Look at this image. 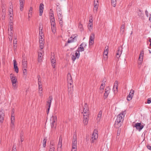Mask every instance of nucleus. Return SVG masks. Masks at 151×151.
Returning a JSON list of instances; mask_svg holds the SVG:
<instances>
[{
	"instance_id": "obj_11",
	"label": "nucleus",
	"mask_w": 151,
	"mask_h": 151,
	"mask_svg": "<svg viewBox=\"0 0 151 151\" xmlns=\"http://www.w3.org/2000/svg\"><path fill=\"white\" fill-rule=\"evenodd\" d=\"M122 47H120L118 48L116 55V58L118 59L120 58L121 55L122 50Z\"/></svg>"
},
{
	"instance_id": "obj_25",
	"label": "nucleus",
	"mask_w": 151,
	"mask_h": 151,
	"mask_svg": "<svg viewBox=\"0 0 151 151\" xmlns=\"http://www.w3.org/2000/svg\"><path fill=\"white\" fill-rule=\"evenodd\" d=\"M43 52L41 50L40 51V52L38 53V60L39 62L41 61L42 56H43Z\"/></svg>"
},
{
	"instance_id": "obj_14",
	"label": "nucleus",
	"mask_w": 151,
	"mask_h": 151,
	"mask_svg": "<svg viewBox=\"0 0 151 151\" xmlns=\"http://www.w3.org/2000/svg\"><path fill=\"white\" fill-rule=\"evenodd\" d=\"M89 115L83 114V124L85 125H86L88 122V118Z\"/></svg>"
},
{
	"instance_id": "obj_26",
	"label": "nucleus",
	"mask_w": 151,
	"mask_h": 151,
	"mask_svg": "<svg viewBox=\"0 0 151 151\" xmlns=\"http://www.w3.org/2000/svg\"><path fill=\"white\" fill-rule=\"evenodd\" d=\"M102 112L101 111H100L98 114L96 120L97 122H99L101 118Z\"/></svg>"
},
{
	"instance_id": "obj_34",
	"label": "nucleus",
	"mask_w": 151,
	"mask_h": 151,
	"mask_svg": "<svg viewBox=\"0 0 151 151\" xmlns=\"http://www.w3.org/2000/svg\"><path fill=\"white\" fill-rule=\"evenodd\" d=\"M62 146V137L60 136L59 138L58 143V148H61Z\"/></svg>"
},
{
	"instance_id": "obj_47",
	"label": "nucleus",
	"mask_w": 151,
	"mask_h": 151,
	"mask_svg": "<svg viewBox=\"0 0 151 151\" xmlns=\"http://www.w3.org/2000/svg\"><path fill=\"white\" fill-rule=\"evenodd\" d=\"M9 15V19L11 22H12L13 20V14H10Z\"/></svg>"
},
{
	"instance_id": "obj_49",
	"label": "nucleus",
	"mask_w": 151,
	"mask_h": 151,
	"mask_svg": "<svg viewBox=\"0 0 151 151\" xmlns=\"http://www.w3.org/2000/svg\"><path fill=\"white\" fill-rule=\"evenodd\" d=\"M143 53H142V52H141L140 53L139 55V59H143Z\"/></svg>"
},
{
	"instance_id": "obj_29",
	"label": "nucleus",
	"mask_w": 151,
	"mask_h": 151,
	"mask_svg": "<svg viewBox=\"0 0 151 151\" xmlns=\"http://www.w3.org/2000/svg\"><path fill=\"white\" fill-rule=\"evenodd\" d=\"M40 47L41 50L42 49L43 47V46L44 42V39L39 40Z\"/></svg>"
},
{
	"instance_id": "obj_2",
	"label": "nucleus",
	"mask_w": 151,
	"mask_h": 151,
	"mask_svg": "<svg viewBox=\"0 0 151 151\" xmlns=\"http://www.w3.org/2000/svg\"><path fill=\"white\" fill-rule=\"evenodd\" d=\"M10 80L12 83V88L15 89L17 87V83L18 81L17 77L15 75L12 73H11L10 75Z\"/></svg>"
},
{
	"instance_id": "obj_63",
	"label": "nucleus",
	"mask_w": 151,
	"mask_h": 151,
	"mask_svg": "<svg viewBox=\"0 0 151 151\" xmlns=\"http://www.w3.org/2000/svg\"><path fill=\"white\" fill-rule=\"evenodd\" d=\"M9 29L10 30L9 31H13V27L12 26H10L9 27Z\"/></svg>"
},
{
	"instance_id": "obj_19",
	"label": "nucleus",
	"mask_w": 151,
	"mask_h": 151,
	"mask_svg": "<svg viewBox=\"0 0 151 151\" xmlns=\"http://www.w3.org/2000/svg\"><path fill=\"white\" fill-rule=\"evenodd\" d=\"M22 66L23 68H27V60L25 58H23L22 62Z\"/></svg>"
},
{
	"instance_id": "obj_42",
	"label": "nucleus",
	"mask_w": 151,
	"mask_h": 151,
	"mask_svg": "<svg viewBox=\"0 0 151 151\" xmlns=\"http://www.w3.org/2000/svg\"><path fill=\"white\" fill-rule=\"evenodd\" d=\"M88 28L89 30L91 31L93 28V23H89L88 25Z\"/></svg>"
},
{
	"instance_id": "obj_35",
	"label": "nucleus",
	"mask_w": 151,
	"mask_h": 151,
	"mask_svg": "<svg viewBox=\"0 0 151 151\" xmlns=\"http://www.w3.org/2000/svg\"><path fill=\"white\" fill-rule=\"evenodd\" d=\"M50 22L51 25L55 24V21L54 18H50Z\"/></svg>"
},
{
	"instance_id": "obj_6",
	"label": "nucleus",
	"mask_w": 151,
	"mask_h": 151,
	"mask_svg": "<svg viewBox=\"0 0 151 151\" xmlns=\"http://www.w3.org/2000/svg\"><path fill=\"white\" fill-rule=\"evenodd\" d=\"M83 114L89 115V111L88 110V106L87 104L85 103L83 107V111L82 112Z\"/></svg>"
},
{
	"instance_id": "obj_60",
	"label": "nucleus",
	"mask_w": 151,
	"mask_h": 151,
	"mask_svg": "<svg viewBox=\"0 0 151 151\" xmlns=\"http://www.w3.org/2000/svg\"><path fill=\"white\" fill-rule=\"evenodd\" d=\"M147 147L148 149L151 150V146L150 145H147Z\"/></svg>"
},
{
	"instance_id": "obj_54",
	"label": "nucleus",
	"mask_w": 151,
	"mask_h": 151,
	"mask_svg": "<svg viewBox=\"0 0 151 151\" xmlns=\"http://www.w3.org/2000/svg\"><path fill=\"white\" fill-rule=\"evenodd\" d=\"M143 59H139V61H138V64L139 65H141L142 63Z\"/></svg>"
},
{
	"instance_id": "obj_50",
	"label": "nucleus",
	"mask_w": 151,
	"mask_h": 151,
	"mask_svg": "<svg viewBox=\"0 0 151 151\" xmlns=\"http://www.w3.org/2000/svg\"><path fill=\"white\" fill-rule=\"evenodd\" d=\"M80 45L82 46L83 47L85 48L87 44L85 42H83L81 43Z\"/></svg>"
},
{
	"instance_id": "obj_4",
	"label": "nucleus",
	"mask_w": 151,
	"mask_h": 151,
	"mask_svg": "<svg viewBox=\"0 0 151 151\" xmlns=\"http://www.w3.org/2000/svg\"><path fill=\"white\" fill-rule=\"evenodd\" d=\"M57 117L56 115H52L50 119V123L51 128L54 129L57 125Z\"/></svg>"
},
{
	"instance_id": "obj_33",
	"label": "nucleus",
	"mask_w": 151,
	"mask_h": 151,
	"mask_svg": "<svg viewBox=\"0 0 151 151\" xmlns=\"http://www.w3.org/2000/svg\"><path fill=\"white\" fill-rule=\"evenodd\" d=\"M32 8L31 7L28 13V17L29 18L31 17L32 15Z\"/></svg>"
},
{
	"instance_id": "obj_59",
	"label": "nucleus",
	"mask_w": 151,
	"mask_h": 151,
	"mask_svg": "<svg viewBox=\"0 0 151 151\" xmlns=\"http://www.w3.org/2000/svg\"><path fill=\"white\" fill-rule=\"evenodd\" d=\"M78 27L80 29L82 28V25L81 23H79L78 24Z\"/></svg>"
},
{
	"instance_id": "obj_9",
	"label": "nucleus",
	"mask_w": 151,
	"mask_h": 151,
	"mask_svg": "<svg viewBox=\"0 0 151 151\" xmlns=\"http://www.w3.org/2000/svg\"><path fill=\"white\" fill-rule=\"evenodd\" d=\"M134 127L139 131H140L144 127V125L140 123H137L135 124Z\"/></svg>"
},
{
	"instance_id": "obj_37",
	"label": "nucleus",
	"mask_w": 151,
	"mask_h": 151,
	"mask_svg": "<svg viewBox=\"0 0 151 151\" xmlns=\"http://www.w3.org/2000/svg\"><path fill=\"white\" fill-rule=\"evenodd\" d=\"M38 86H42L41 79L40 76L38 77Z\"/></svg>"
},
{
	"instance_id": "obj_40",
	"label": "nucleus",
	"mask_w": 151,
	"mask_h": 151,
	"mask_svg": "<svg viewBox=\"0 0 151 151\" xmlns=\"http://www.w3.org/2000/svg\"><path fill=\"white\" fill-rule=\"evenodd\" d=\"M54 18V16L53 12V11L51 9L50 12V18Z\"/></svg>"
},
{
	"instance_id": "obj_39",
	"label": "nucleus",
	"mask_w": 151,
	"mask_h": 151,
	"mask_svg": "<svg viewBox=\"0 0 151 151\" xmlns=\"http://www.w3.org/2000/svg\"><path fill=\"white\" fill-rule=\"evenodd\" d=\"M50 148L49 151H55V148L53 146V144L50 145Z\"/></svg>"
},
{
	"instance_id": "obj_32",
	"label": "nucleus",
	"mask_w": 151,
	"mask_h": 151,
	"mask_svg": "<svg viewBox=\"0 0 151 151\" xmlns=\"http://www.w3.org/2000/svg\"><path fill=\"white\" fill-rule=\"evenodd\" d=\"M9 40L11 42H12L13 35V31H9Z\"/></svg>"
},
{
	"instance_id": "obj_55",
	"label": "nucleus",
	"mask_w": 151,
	"mask_h": 151,
	"mask_svg": "<svg viewBox=\"0 0 151 151\" xmlns=\"http://www.w3.org/2000/svg\"><path fill=\"white\" fill-rule=\"evenodd\" d=\"M14 109H12V111L11 115V116H14Z\"/></svg>"
},
{
	"instance_id": "obj_7",
	"label": "nucleus",
	"mask_w": 151,
	"mask_h": 151,
	"mask_svg": "<svg viewBox=\"0 0 151 151\" xmlns=\"http://www.w3.org/2000/svg\"><path fill=\"white\" fill-rule=\"evenodd\" d=\"M77 137L76 135H74L73 137L72 143V149H77Z\"/></svg>"
},
{
	"instance_id": "obj_30",
	"label": "nucleus",
	"mask_w": 151,
	"mask_h": 151,
	"mask_svg": "<svg viewBox=\"0 0 151 151\" xmlns=\"http://www.w3.org/2000/svg\"><path fill=\"white\" fill-rule=\"evenodd\" d=\"M108 48H109V47L107 46H106L105 47V50H104V55H105L106 56V58H107V55L108 54V51H109L108 50Z\"/></svg>"
},
{
	"instance_id": "obj_48",
	"label": "nucleus",
	"mask_w": 151,
	"mask_h": 151,
	"mask_svg": "<svg viewBox=\"0 0 151 151\" xmlns=\"http://www.w3.org/2000/svg\"><path fill=\"white\" fill-rule=\"evenodd\" d=\"M9 14H13V9L12 7H10L9 9Z\"/></svg>"
},
{
	"instance_id": "obj_21",
	"label": "nucleus",
	"mask_w": 151,
	"mask_h": 151,
	"mask_svg": "<svg viewBox=\"0 0 151 151\" xmlns=\"http://www.w3.org/2000/svg\"><path fill=\"white\" fill-rule=\"evenodd\" d=\"M134 91L133 90H131L129 93V95L127 97V100L128 101H130L131 100L133 96Z\"/></svg>"
},
{
	"instance_id": "obj_44",
	"label": "nucleus",
	"mask_w": 151,
	"mask_h": 151,
	"mask_svg": "<svg viewBox=\"0 0 151 151\" xmlns=\"http://www.w3.org/2000/svg\"><path fill=\"white\" fill-rule=\"evenodd\" d=\"M84 47H83L82 46H81V45H80V47L78 48V49L77 50L79 52H82L83 51H84Z\"/></svg>"
},
{
	"instance_id": "obj_28",
	"label": "nucleus",
	"mask_w": 151,
	"mask_h": 151,
	"mask_svg": "<svg viewBox=\"0 0 151 151\" xmlns=\"http://www.w3.org/2000/svg\"><path fill=\"white\" fill-rule=\"evenodd\" d=\"M11 126L12 127H14V125L15 117L14 116H11Z\"/></svg>"
},
{
	"instance_id": "obj_5",
	"label": "nucleus",
	"mask_w": 151,
	"mask_h": 151,
	"mask_svg": "<svg viewBox=\"0 0 151 151\" xmlns=\"http://www.w3.org/2000/svg\"><path fill=\"white\" fill-rule=\"evenodd\" d=\"M43 26L42 24L40 25L39 28V40L44 39V34L42 31Z\"/></svg>"
},
{
	"instance_id": "obj_45",
	"label": "nucleus",
	"mask_w": 151,
	"mask_h": 151,
	"mask_svg": "<svg viewBox=\"0 0 151 151\" xmlns=\"http://www.w3.org/2000/svg\"><path fill=\"white\" fill-rule=\"evenodd\" d=\"M47 142L46 138H45L43 141L42 144L43 146L44 147H45L46 145V143Z\"/></svg>"
},
{
	"instance_id": "obj_8",
	"label": "nucleus",
	"mask_w": 151,
	"mask_h": 151,
	"mask_svg": "<svg viewBox=\"0 0 151 151\" xmlns=\"http://www.w3.org/2000/svg\"><path fill=\"white\" fill-rule=\"evenodd\" d=\"M99 2L98 0H94V8L93 11L94 13H96L99 6Z\"/></svg>"
},
{
	"instance_id": "obj_51",
	"label": "nucleus",
	"mask_w": 151,
	"mask_h": 151,
	"mask_svg": "<svg viewBox=\"0 0 151 151\" xmlns=\"http://www.w3.org/2000/svg\"><path fill=\"white\" fill-rule=\"evenodd\" d=\"M71 58L73 61H74L75 60L77 59L75 56L74 55H73L71 56Z\"/></svg>"
},
{
	"instance_id": "obj_22",
	"label": "nucleus",
	"mask_w": 151,
	"mask_h": 151,
	"mask_svg": "<svg viewBox=\"0 0 151 151\" xmlns=\"http://www.w3.org/2000/svg\"><path fill=\"white\" fill-rule=\"evenodd\" d=\"M50 60L52 67L53 68H55V57L53 56H52L51 57Z\"/></svg>"
},
{
	"instance_id": "obj_15",
	"label": "nucleus",
	"mask_w": 151,
	"mask_h": 151,
	"mask_svg": "<svg viewBox=\"0 0 151 151\" xmlns=\"http://www.w3.org/2000/svg\"><path fill=\"white\" fill-rule=\"evenodd\" d=\"M98 135L97 133H93L91 137V142L92 143H93L94 140L98 138Z\"/></svg>"
},
{
	"instance_id": "obj_23",
	"label": "nucleus",
	"mask_w": 151,
	"mask_h": 151,
	"mask_svg": "<svg viewBox=\"0 0 151 151\" xmlns=\"http://www.w3.org/2000/svg\"><path fill=\"white\" fill-rule=\"evenodd\" d=\"M118 83L117 81H116L113 88V91L114 93L117 91Z\"/></svg>"
},
{
	"instance_id": "obj_38",
	"label": "nucleus",
	"mask_w": 151,
	"mask_h": 151,
	"mask_svg": "<svg viewBox=\"0 0 151 151\" xmlns=\"http://www.w3.org/2000/svg\"><path fill=\"white\" fill-rule=\"evenodd\" d=\"M74 55L77 58V59H78L80 55V52L77 50H76Z\"/></svg>"
},
{
	"instance_id": "obj_62",
	"label": "nucleus",
	"mask_w": 151,
	"mask_h": 151,
	"mask_svg": "<svg viewBox=\"0 0 151 151\" xmlns=\"http://www.w3.org/2000/svg\"><path fill=\"white\" fill-rule=\"evenodd\" d=\"M105 85V81H103V82H102V83L101 84V86L104 87Z\"/></svg>"
},
{
	"instance_id": "obj_52",
	"label": "nucleus",
	"mask_w": 151,
	"mask_h": 151,
	"mask_svg": "<svg viewBox=\"0 0 151 151\" xmlns=\"http://www.w3.org/2000/svg\"><path fill=\"white\" fill-rule=\"evenodd\" d=\"M17 40L16 39H15L13 41L14 44V47H15V45H16L17 44Z\"/></svg>"
},
{
	"instance_id": "obj_53",
	"label": "nucleus",
	"mask_w": 151,
	"mask_h": 151,
	"mask_svg": "<svg viewBox=\"0 0 151 151\" xmlns=\"http://www.w3.org/2000/svg\"><path fill=\"white\" fill-rule=\"evenodd\" d=\"M104 86H101L100 87V92L102 93L103 91V90L104 89Z\"/></svg>"
},
{
	"instance_id": "obj_13",
	"label": "nucleus",
	"mask_w": 151,
	"mask_h": 151,
	"mask_svg": "<svg viewBox=\"0 0 151 151\" xmlns=\"http://www.w3.org/2000/svg\"><path fill=\"white\" fill-rule=\"evenodd\" d=\"M4 111L1 109L0 111V122L2 123L4 119Z\"/></svg>"
},
{
	"instance_id": "obj_18",
	"label": "nucleus",
	"mask_w": 151,
	"mask_h": 151,
	"mask_svg": "<svg viewBox=\"0 0 151 151\" xmlns=\"http://www.w3.org/2000/svg\"><path fill=\"white\" fill-rule=\"evenodd\" d=\"M44 5L43 4L41 3L39 6V15L41 16L42 15L44 9Z\"/></svg>"
},
{
	"instance_id": "obj_61",
	"label": "nucleus",
	"mask_w": 151,
	"mask_h": 151,
	"mask_svg": "<svg viewBox=\"0 0 151 151\" xmlns=\"http://www.w3.org/2000/svg\"><path fill=\"white\" fill-rule=\"evenodd\" d=\"M12 151H17L16 148L14 146L13 147Z\"/></svg>"
},
{
	"instance_id": "obj_10",
	"label": "nucleus",
	"mask_w": 151,
	"mask_h": 151,
	"mask_svg": "<svg viewBox=\"0 0 151 151\" xmlns=\"http://www.w3.org/2000/svg\"><path fill=\"white\" fill-rule=\"evenodd\" d=\"M94 34L92 33L90 35L89 37V45H92L94 43Z\"/></svg>"
},
{
	"instance_id": "obj_3",
	"label": "nucleus",
	"mask_w": 151,
	"mask_h": 151,
	"mask_svg": "<svg viewBox=\"0 0 151 151\" xmlns=\"http://www.w3.org/2000/svg\"><path fill=\"white\" fill-rule=\"evenodd\" d=\"M67 80L68 81V92L71 95L73 91V86L72 85L73 83L72 78L70 74L68 73L67 76Z\"/></svg>"
},
{
	"instance_id": "obj_17",
	"label": "nucleus",
	"mask_w": 151,
	"mask_h": 151,
	"mask_svg": "<svg viewBox=\"0 0 151 151\" xmlns=\"http://www.w3.org/2000/svg\"><path fill=\"white\" fill-rule=\"evenodd\" d=\"M13 64H14V69L15 72L18 73L19 72V68L17 66V62L15 60H13Z\"/></svg>"
},
{
	"instance_id": "obj_27",
	"label": "nucleus",
	"mask_w": 151,
	"mask_h": 151,
	"mask_svg": "<svg viewBox=\"0 0 151 151\" xmlns=\"http://www.w3.org/2000/svg\"><path fill=\"white\" fill-rule=\"evenodd\" d=\"M110 88L109 87H106L105 89V93L104 94V96L105 98H106L109 93Z\"/></svg>"
},
{
	"instance_id": "obj_16",
	"label": "nucleus",
	"mask_w": 151,
	"mask_h": 151,
	"mask_svg": "<svg viewBox=\"0 0 151 151\" xmlns=\"http://www.w3.org/2000/svg\"><path fill=\"white\" fill-rule=\"evenodd\" d=\"M38 93L39 96L42 97L43 96V89L42 86H38Z\"/></svg>"
},
{
	"instance_id": "obj_43",
	"label": "nucleus",
	"mask_w": 151,
	"mask_h": 151,
	"mask_svg": "<svg viewBox=\"0 0 151 151\" xmlns=\"http://www.w3.org/2000/svg\"><path fill=\"white\" fill-rule=\"evenodd\" d=\"M27 68H23V73L24 75H27Z\"/></svg>"
},
{
	"instance_id": "obj_58",
	"label": "nucleus",
	"mask_w": 151,
	"mask_h": 151,
	"mask_svg": "<svg viewBox=\"0 0 151 151\" xmlns=\"http://www.w3.org/2000/svg\"><path fill=\"white\" fill-rule=\"evenodd\" d=\"M60 24V25H62L63 24V21L62 19H59Z\"/></svg>"
},
{
	"instance_id": "obj_57",
	"label": "nucleus",
	"mask_w": 151,
	"mask_h": 151,
	"mask_svg": "<svg viewBox=\"0 0 151 151\" xmlns=\"http://www.w3.org/2000/svg\"><path fill=\"white\" fill-rule=\"evenodd\" d=\"M151 103V100L150 98H149L147 99V103L148 104H149Z\"/></svg>"
},
{
	"instance_id": "obj_12",
	"label": "nucleus",
	"mask_w": 151,
	"mask_h": 151,
	"mask_svg": "<svg viewBox=\"0 0 151 151\" xmlns=\"http://www.w3.org/2000/svg\"><path fill=\"white\" fill-rule=\"evenodd\" d=\"M76 36L75 35H72L68 39V43H71L76 42L77 40Z\"/></svg>"
},
{
	"instance_id": "obj_46",
	"label": "nucleus",
	"mask_w": 151,
	"mask_h": 151,
	"mask_svg": "<svg viewBox=\"0 0 151 151\" xmlns=\"http://www.w3.org/2000/svg\"><path fill=\"white\" fill-rule=\"evenodd\" d=\"M124 27H125L124 24H122L121 26V27L120 30H121V32H122V33L124 32Z\"/></svg>"
},
{
	"instance_id": "obj_56",
	"label": "nucleus",
	"mask_w": 151,
	"mask_h": 151,
	"mask_svg": "<svg viewBox=\"0 0 151 151\" xmlns=\"http://www.w3.org/2000/svg\"><path fill=\"white\" fill-rule=\"evenodd\" d=\"M145 14H146V16L147 17H148L149 13H148V12H147V10H145Z\"/></svg>"
},
{
	"instance_id": "obj_64",
	"label": "nucleus",
	"mask_w": 151,
	"mask_h": 151,
	"mask_svg": "<svg viewBox=\"0 0 151 151\" xmlns=\"http://www.w3.org/2000/svg\"><path fill=\"white\" fill-rule=\"evenodd\" d=\"M93 19H91V18H90L89 20V23H92Z\"/></svg>"
},
{
	"instance_id": "obj_36",
	"label": "nucleus",
	"mask_w": 151,
	"mask_h": 151,
	"mask_svg": "<svg viewBox=\"0 0 151 151\" xmlns=\"http://www.w3.org/2000/svg\"><path fill=\"white\" fill-rule=\"evenodd\" d=\"M24 3V2H19V9L20 10L22 11L23 10V8Z\"/></svg>"
},
{
	"instance_id": "obj_41",
	"label": "nucleus",
	"mask_w": 151,
	"mask_h": 151,
	"mask_svg": "<svg viewBox=\"0 0 151 151\" xmlns=\"http://www.w3.org/2000/svg\"><path fill=\"white\" fill-rule=\"evenodd\" d=\"M116 3V0H111V5L114 7H115Z\"/></svg>"
},
{
	"instance_id": "obj_24",
	"label": "nucleus",
	"mask_w": 151,
	"mask_h": 151,
	"mask_svg": "<svg viewBox=\"0 0 151 151\" xmlns=\"http://www.w3.org/2000/svg\"><path fill=\"white\" fill-rule=\"evenodd\" d=\"M52 99V96H50L47 102L46 105L48 107H50Z\"/></svg>"
},
{
	"instance_id": "obj_20",
	"label": "nucleus",
	"mask_w": 151,
	"mask_h": 151,
	"mask_svg": "<svg viewBox=\"0 0 151 151\" xmlns=\"http://www.w3.org/2000/svg\"><path fill=\"white\" fill-rule=\"evenodd\" d=\"M57 15L59 19H62V13L61 10L59 7L57 9Z\"/></svg>"
},
{
	"instance_id": "obj_1",
	"label": "nucleus",
	"mask_w": 151,
	"mask_h": 151,
	"mask_svg": "<svg viewBox=\"0 0 151 151\" xmlns=\"http://www.w3.org/2000/svg\"><path fill=\"white\" fill-rule=\"evenodd\" d=\"M125 114L126 112L124 111L118 115L114 124L115 127L118 128L121 126Z\"/></svg>"
},
{
	"instance_id": "obj_31",
	"label": "nucleus",
	"mask_w": 151,
	"mask_h": 151,
	"mask_svg": "<svg viewBox=\"0 0 151 151\" xmlns=\"http://www.w3.org/2000/svg\"><path fill=\"white\" fill-rule=\"evenodd\" d=\"M51 29L52 32L55 33L56 32V27L55 24L51 25Z\"/></svg>"
}]
</instances>
